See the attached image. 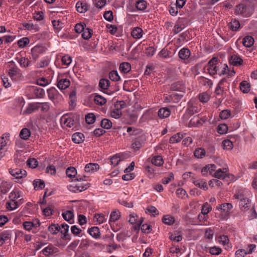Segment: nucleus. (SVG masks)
Returning <instances> with one entry per match:
<instances>
[{
    "instance_id": "f257e3e1",
    "label": "nucleus",
    "mask_w": 257,
    "mask_h": 257,
    "mask_svg": "<svg viewBox=\"0 0 257 257\" xmlns=\"http://www.w3.org/2000/svg\"><path fill=\"white\" fill-rule=\"evenodd\" d=\"M256 0H245L236 6L235 12L245 17L251 16L253 11V7Z\"/></svg>"
},
{
    "instance_id": "f03ea898",
    "label": "nucleus",
    "mask_w": 257,
    "mask_h": 257,
    "mask_svg": "<svg viewBox=\"0 0 257 257\" xmlns=\"http://www.w3.org/2000/svg\"><path fill=\"white\" fill-rule=\"evenodd\" d=\"M218 58L216 57H213L208 62L206 68L210 75H213L217 73L218 71Z\"/></svg>"
},
{
    "instance_id": "7ed1b4c3",
    "label": "nucleus",
    "mask_w": 257,
    "mask_h": 257,
    "mask_svg": "<svg viewBox=\"0 0 257 257\" xmlns=\"http://www.w3.org/2000/svg\"><path fill=\"white\" fill-rule=\"evenodd\" d=\"M61 122L64 127L70 128L75 123L74 115L72 114H65L61 118Z\"/></svg>"
},
{
    "instance_id": "20e7f679",
    "label": "nucleus",
    "mask_w": 257,
    "mask_h": 257,
    "mask_svg": "<svg viewBox=\"0 0 257 257\" xmlns=\"http://www.w3.org/2000/svg\"><path fill=\"white\" fill-rule=\"evenodd\" d=\"M10 144L9 134L3 135L0 138V159L5 156V153L2 151L7 150Z\"/></svg>"
},
{
    "instance_id": "39448f33",
    "label": "nucleus",
    "mask_w": 257,
    "mask_h": 257,
    "mask_svg": "<svg viewBox=\"0 0 257 257\" xmlns=\"http://www.w3.org/2000/svg\"><path fill=\"white\" fill-rule=\"evenodd\" d=\"M10 174L14 177L13 179L19 180L25 178L27 176V172L25 170L19 168L9 169Z\"/></svg>"
},
{
    "instance_id": "423d86ee",
    "label": "nucleus",
    "mask_w": 257,
    "mask_h": 257,
    "mask_svg": "<svg viewBox=\"0 0 257 257\" xmlns=\"http://www.w3.org/2000/svg\"><path fill=\"white\" fill-rule=\"evenodd\" d=\"M47 191H46L42 198H40L38 202L39 204L41 209L42 210L43 214L46 216L48 212V205H47L48 200L47 199Z\"/></svg>"
},
{
    "instance_id": "0eeeda50",
    "label": "nucleus",
    "mask_w": 257,
    "mask_h": 257,
    "mask_svg": "<svg viewBox=\"0 0 257 257\" xmlns=\"http://www.w3.org/2000/svg\"><path fill=\"white\" fill-rule=\"evenodd\" d=\"M41 222L38 219H33L32 221H25L23 225L24 228L28 231H30L33 228H36L40 226Z\"/></svg>"
},
{
    "instance_id": "6e6552de",
    "label": "nucleus",
    "mask_w": 257,
    "mask_h": 257,
    "mask_svg": "<svg viewBox=\"0 0 257 257\" xmlns=\"http://www.w3.org/2000/svg\"><path fill=\"white\" fill-rule=\"evenodd\" d=\"M251 206V201L247 198H242L239 200V206L242 211L248 210Z\"/></svg>"
},
{
    "instance_id": "1a4fd4ad",
    "label": "nucleus",
    "mask_w": 257,
    "mask_h": 257,
    "mask_svg": "<svg viewBox=\"0 0 257 257\" xmlns=\"http://www.w3.org/2000/svg\"><path fill=\"white\" fill-rule=\"evenodd\" d=\"M232 208L233 205L230 203L221 204L217 207V209L218 210H220L222 213L227 215H229L230 211Z\"/></svg>"
},
{
    "instance_id": "9d476101",
    "label": "nucleus",
    "mask_w": 257,
    "mask_h": 257,
    "mask_svg": "<svg viewBox=\"0 0 257 257\" xmlns=\"http://www.w3.org/2000/svg\"><path fill=\"white\" fill-rule=\"evenodd\" d=\"M41 107L40 103H31L27 106V108L24 111V114H28L33 113L38 110Z\"/></svg>"
},
{
    "instance_id": "9b49d317",
    "label": "nucleus",
    "mask_w": 257,
    "mask_h": 257,
    "mask_svg": "<svg viewBox=\"0 0 257 257\" xmlns=\"http://www.w3.org/2000/svg\"><path fill=\"white\" fill-rule=\"evenodd\" d=\"M228 174V169L226 168H223L217 169L213 176L216 178L223 180L227 176Z\"/></svg>"
},
{
    "instance_id": "f8f14e48",
    "label": "nucleus",
    "mask_w": 257,
    "mask_h": 257,
    "mask_svg": "<svg viewBox=\"0 0 257 257\" xmlns=\"http://www.w3.org/2000/svg\"><path fill=\"white\" fill-rule=\"evenodd\" d=\"M218 241L224 246V248L228 250L231 248V245L230 243L229 239L226 235H220L218 237Z\"/></svg>"
},
{
    "instance_id": "ddd939ff",
    "label": "nucleus",
    "mask_w": 257,
    "mask_h": 257,
    "mask_svg": "<svg viewBox=\"0 0 257 257\" xmlns=\"http://www.w3.org/2000/svg\"><path fill=\"white\" fill-rule=\"evenodd\" d=\"M69 226L67 224H62L60 226V230L59 231L63 235L62 238L65 240H70V236L68 233Z\"/></svg>"
},
{
    "instance_id": "4468645a",
    "label": "nucleus",
    "mask_w": 257,
    "mask_h": 257,
    "mask_svg": "<svg viewBox=\"0 0 257 257\" xmlns=\"http://www.w3.org/2000/svg\"><path fill=\"white\" fill-rule=\"evenodd\" d=\"M144 144V140L143 137H139L135 139L132 145V148L135 150H139Z\"/></svg>"
},
{
    "instance_id": "2eb2a0df",
    "label": "nucleus",
    "mask_w": 257,
    "mask_h": 257,
    "mask_svg": "<svg viewBox=\"0 0 257 257\" xmlns=\"http://www.w3.org/2000/svg\"><path fill=\"white\" fill-rule=\"evenodd\" d=\"M63 218L69 223H74V213L73 211L67 210L62 213Z\"/></svg>"
},
{
    "instance_id": "dca6fc26",
    "label": "nucleus",
    "mask_w": 257,
    "mask_h": 257,
    "mask_svg": "<svg viewBox=\"0 0 257 257\" xmlns=\"http://www.w3.org/2000/svg\"><path fill=\"white\" fill-rule=\"evenodd\" d=\"M99 169V166L97 163H90L87 164L85 167V171L87 173H92Z\"/></svg>"
},
{
    "instance_id": "f3484780",
    "label": "nucleus",
    "mask_w": 257,
    "mask_h": 257,
    "mask_svg": "<svg viewBox=\"0 0 257 257\" xmlns=\"http://www.w3.org/2000/svg\"><path fill=\"white\" fill-rule=\"evenodd\" d=\"M23 151L17 150L14 156V162L17 165H21L24 161V156H22Z\"/></svg>"
},
{
    "instance_id": "a211bd4d",
    "label": "nucleus",
    "mask_w": 257,
    "mask_h": 257,
    "mask_svg": "<svg viewBox=\"0 0 257 257\" xmlns=\"http://www.w3.org/2000/svg\"><path fill=\"white\" fill-rule=\"evenodd\" d=\"M198 112L197 107L193 105V103L189 101L188 103V108L186 112L185 115L190 116Z\"/></svg>"
},
{
    "instance_id": "6ab92c4d",
    "label": "nucleus",
    "mask_w": 257,
    "mask_h": 257,
    "mask_svg": "<svg viewBox=\"0 0 257 257\" xmlns=\"http://www.w3.org/2000/svg\"><path fill=\"white\" fill-rule=\"evenodd\" d=\"M192 182L196 186L201 189L204 190L208 189L207 183L202 179H193Z\"/></svg>"
},
{
    "instance_id": "aec40b11",
    "label": "nucleus",
    "mask_w": 257,
    "mask_h": 257,
    "mask_svg": "<svg viewBox=\"0 0 257 257\" xmlns=\"http://www.w3.org/2000/svg\"><path fill=\"white\" fill-rule=\"evenodd\" d=\"M84 137L83 134L75 133L72 136V140L74 143L80 144L83 142Z\"/></svg>"
},
{
    "instance_id": "412c9836",
    "label": "nucleus",
    "mask_w": 257,
    "mask_h": 257,
    "mask_svg": "<svg viewBox=\"0 0 257 257\" xmlns=\"http://www.w3.org/2000/svg\"><path fill=\"white\" fill-rule=\"evenodd\" d=\"M143 34V30L139 27H136L133 29L131 32V35L136 39H140Z\"/></svg>"
},
{
    "instance_id": "4be33fe9",
    "label": "nucleus",
    "mask_w": 257,
    "mask_h": 257,
    "mask_svg": "<svg viewBox=\"0 0 257 257\" xmlns=\"http://www.w3.org/2000/svg\"><path fill=\"white\" fill-rule=\"evenodd\" d=\"M33 185L35 190H42L45 186V182L41 179H35L33 181Z\"/></svg>"
},
{
    "instance_id": "5701e85b",
    "label": "nucleus",
    "mask_w": 257,
    "mask_h": 257,
    "mask_svg": "<svg viewBox=\"0 0 257 257\" xmlns=\"http://www.w3.org/2000/svg\"><path fill=\"white\" fill-rule=\"evenodd\" d=\"M70 85V81L66 78L62 79L58 82L57 86L60 89H65Z\"/></svg>"
},
{
    "instance_id": "b1692460",
    "label": "nucleus",
    "mask_w": 257,
    "mask_h": 257,
    "mask_svg": "<svg viewBox=\"0 0 257 257\" xmlns=\"http://www.w3.org/2000/svg\"><path fill=\"white\" fill-rule=\"evenodd\" d=\"M229 62L233 66H239L242 64L243 61L240 57L234 55L230 58Z\"/></svg>"
},
{
    "instance_id": "393cba45",
    "label": "nucleus",
    "mask_w": 257,
    "mask_h": 257,
    "mask_svg": "<svg viewBox=\"0 0 257 257\" xmlns=\"http://www.w3.org/2000/svg\"><path fill=\"white\" fill-rule=\"evenodd\" d=\"M170 115V110L169 108L163 107L158 111V116L161 118H164L168 117Z\"/></svg>"
},
{
    "instance_id": "a878e982",
    "label": "nucleus",
    "mask_w": 257,
    "mask_h": 257,
    "mask_svg": "<svg viewBox=\"0 0 257 257\" xmlns=\"http://www.w3.org/2000/svg\"><path fill=\"white\" fill-rule=\"evenodd\" d=\"M23 193L17 189H14L12 191L9 195L10 200H15L20 198L22 196Z\"/></svg>"
},
{
    "instance_id": "bb28decb",
    "label": "nucleus",
    "mask_w": 257,
    "mask_h": 257,
    "mask_svg": "<svg viewBox=\"0 0 257 257\" xmlns=\"http://www.w3.org/2000/svg\"><path fill=\"white\" fill-rule=\"evenodd\" d=\"M11 234L9 231H4L0 233V246L2 245L7 240L10 239Z\"/></svg>"
},
{
    "instance_id": "cd10ccee",
    "label": "nucleus",
    "mask_w": 257,
    "mask_h": 257,
    "mask_svg": "<svg viewBox=\"0 0 257 257\" xmlns=\"http://www.w3.org/2000/svg\"><path fill=\"white\" fill-rule=\"evenodd\" d=\"M76 8L78 12L82 13L87 11L88 6L85 3L78 2L76 5Z\"/></svg>"
},
{
    "instance_id": "c85d7f7f",
    "label": "nucleus",
    "mask_w": 257,
    "mask_h": 257,
    "mask_svg": "<svg viewBox=\"0 0 257 257\" xmlns=\"http://www.w3.org/2000/svg\"><path fill=\"white\" fill-rule=\"evenodd\" d=\"M190 51L187 48H183L179 52V56L181 59L185 60L189 57Z\"/></svg>"
},
{
    "instance_id": "c756f323",
    "label": "nucleus",
    "mask_w": 257,
    "mask_h": 257,
    "mask_svg": "<svg viewBox=\"0 0 257 257\" xmlns=\"http://www.w3.org/2000/svg\"><path fill=\"white\" fill-rule=\"evenodd\" d=\"M254 43L253 38L250 36L245 37L242 41L243 45L246 47H250Z\"/></svg>"
},
{
    "instance_id": "7c9ffc66",
    "label": "nucleus",
    "mask_w": 257,
    "mask_h": 257,
    "mask_svg": "<svg viewBox=\"0 0 257 257\" xmlns=\"http://www.w3.org/2000/svg\"><path fill=\"white\" fill-rule=\"evenodd\" d=\"M240 90L244 93H248L250 91V84L246 81H243L240 83Z\"/></svg>"
},
{
    "instance_id": "2f4dec72",
    "label": "nucleus",
    "mask_w": 257,
    "mask_h": 257,
    "mask_svg": "<svg viewBox=\"0 0 257 257\" xmlns=\"http://www.w3.org/2000/svg\"><path fill=\"white\" fill-rule=\"evenodd\" d=\"M183 138V135L179 133L172 136L169 140V142L172 144L177 143L180 142Z\"/></svg>"
},
{
    "instance_id": "473e14b6",
    "label": "nucleus",
    "mask_w": 257,
    "mask_h": 257,
    "mask_svg": "<svg viewBox=\"0 0 257 257\" xmlns=\"http://www.w3.org/2000/svg\"><path fill=\"white\" fill-rule=\"evenodd\" d=\"M131 69V66L128 62H123L119 66L120 71L123 73H127L130 72Z\"/></svg>"
},
{
    "instance_id": "72a5a7b5",
    "label": "nucleus",
    "mask_w": 257,
    "mask_h": 257,
    "mask_svg": "<svg viewBox=\"0 0 257 257\" xmlns=\"http://www.w3.org/2000/svg\"><path fill=\"white\" fill-rule=\"evenodd\" d=\"M31 136V132L27 128H23L20 133V137L23 140H28Z\"/></svg>"
},
{
    "instance_id": "f704fd0d",
    "label": "nucleus",
    "mask_w": 257,
    "mask_h": 257,
    "mask_svg": "<svg viewBox=\"0 0 257 257\" xmlns=\"http://www.w3.org/2000/svg\"><path fill=\"white\" fill-rule=\"evenodd\" d=\"M147 6V3L145 0H139L136 3V7L139 11L145 10Z\"/></svg>"
},
{
    "instance_id": "c9c22d12",
    "label": "nucleus",
    "mask_w": 257,
    "mask_h": 257,
    "mask_svg": "<svg viewBox=\"0 0 257 257\" xmlns=\"http://www.w3.org/2000/svg\"><path fill=\"white\" fill-rule=\"evenodd\" d=\"M19 205L17 201L10 200L6 204L7 208L9 210H13L17 209Z\"/></svg>"
},
{
    "instance_id": "e433bc0d",
    "label": "nucleus",
    "mask_w": 257,
    "mask_h": 257,
    "mask_svg": "<svg viewBox=\"0 0 257 257\" xmlns=\"http://www.w3.org/2000/svg\"><path fill=\"white\" fill-rule=\"evenodd\" d=\"M228 25L230 29L233 31H237L240 27V23L239 21L236 19L232 20Z\"/></svg>"
},
{
    "instance_id": "4c0bfd02",
    "label": "nucleus",
    "mask_w": 257,
    "mask_h": 257,
    "mask_svg": "<svg viewBox=\"0 0 257 257\" xmlns=\"http://www.w3.org/2000/svg\"><path fill=\"white\" fill-rule=\"evenodd\" d=\"M66 174L68 177L73 178L76 176L77 174V171L74 167H70L66 169Z\"/></svg>"
},
{
    "instance_id": "58836bf2",
    "label": "nucleus",
    "mask_w": 257,
    "mask_h": 257,
    "mask_svg": "<svg viewBox=\"0 0 257 257\" xmlns=\"http://www.w3.org/2000/svg\"><path fill=\"white\" fill-rule=\"evenodd\" d=\"M152 163L156 166H161L163 164L164 161L161 156H156L152 158Z\"/></svg>"
},
{
    "instance_id": "ea45409f",
    "label": "nucleus",
    "mask_w": 257,
    "mask_h": 257,
    "mask_svg": "<svg viewBox=\"0 0 257 257\" xmlns=\"http://www.w3.org/2000/svg\"><path fill=\"white\" fill-rule=\"evenodd\" d=\"M88 232L91 236L97 238L100 235L99 229L97 227H93L89 229Z\"/></svg>"
},
{
    "instance_id": "a19ab883",
    "label": "nucleus",
    "mask_w": 257,
    "mask_h": 257,
    "mask_svg": "<svg viewBox=\"0 0 257 257\" xmlns=\"http://www.w3.org/2000/svg\"><path fill=\"white\" fill-rule=\"evenodd\" d=\"M222 146L224 150H231L233 147V144L230 140H225L222 141Z\"/></svg>"
},
{
    "instance_id": "79ce46f5",
    "label": "nucleus",
    "mask_w": 257,
    "mask_h": 257,
    "mask_svg": "<svg viewBox=\"0 0 257 257\" xmlns=\"http://www.w3.org/2000/svg\"><path fill=\"white\" fill-rule=\"evenodd\" d=\"M92 35V30L88 28H86L82 33V37L85 40L89 39Z\"/></svg>"
},
{
    "instance_id": "37998d69",
    "label": "nucleus",
    "mask_w": 257,
    "mask_h": 257,
    "mask_svg": "<svg viewBox=\"0 0 257 257\" xmlns=\"http://www.w3.org/2000/svg\"><path fill=\"white\" fill-rule=\"evenodd\" d=\"M52 25L56 32H59L63 27V24L59 20H53L52 21Z\"/></svg>"
},
{
    "instance_id": "c03bdc74",
    "label": "nucleus",
    "mask_w": 257,
    "mask_h": 257,
    "mask_svg": "<svg viewBox=\"0 0 257 257\" xmlns=\"http://www.w3.org/2000/svg\"><path fill=\"white\" fill-rule=\"evenodd\" d=\"M94 100L97 104L99 105H103L106 102V99L104 97L99 95H96Z\"/></svg>"
},
{
    "instance_id": "a18cd8bd",
    "label": "nucleus",
    "mask_w": 257,
    "mask_h": 257,
    "mask_svg": "<svg viewBox=\"0 0 257 257\" xmlns=\"http://www.w3.org/2000/svg\"><path fill=\"white\" fill-rule=\"evenodd\" d=\"M206 152L204 149L198 148L194 151V156L196 158L198 159L202 158L205 156Z\"/></svg>"
},
{
    "instance_id": "49530a36",
    "label": "nucleus",
    "mask_w": 257,
    "mask_h": 257,
    "mask_svg": "<svg viewBox=\"0 0 257 257\" xmlns=\"http://www.w3.org/2000/svg\"><path fill=\"white\" fill-rule=\"evenodd\" d=\"M120 217V213L118 211H114L111 212L110 216L109 221L115 222L118 220Z\"/></svg>"
},
{
    "instance_id": "de8ad7c7",
    "label": "nucleus",
    "mask_w": 257,
    "mask_h": 257,
    "mask_svg": "<svg viewBox=\"0 0 257 257\" xmlns=\"http://www.w3.org/2000/svg\"><path fill=\"white\" fill-rule=\"evenodd\" d=\"M110 115L111 117L117 119L122 115V112L119 109L114 107V108L111 111Z\"/></svg>"
},
{
    "instance_id": "09e8293b",
    "label": "nucleus",
    "mask_w": 257,
    "mask_h": 257,
    "mask_svg": "<svg viewBox=\"0 0 257 257\" xmlns=\"http://www.w3.org/2000/svg\"><path fill=\"white\" fill-rule=\"evenodd\" d=\"M109 78L113 81H119L120 79L118 72L116 71H111L109 74Z\"/></svg>"
},
{
    "instance_id": "8fccbe9b",
    "label": "nucleus",
    "mask_w": 257,
    "mask_h": 257,
    "mask_svg": "<svg viewBox=\"0 0 257 257\" xmlns=\"http://www.w3.org/2000/svg\"><path fill=\"white\" fill-rule=\"evenodd\" d=\"M99 86L102 89H107L109 86V81L107 79H101L99 81Z\"/></svg>"
},
{
    "instance_id": "3c124183",
    "label": "nucleus",
    "mask_w": 257,
    "mask_h": 257,
    "mask_svg": "<svg viewBox=\"0 0 257 257\" xmlns=\"http://www.w3.org/2000/svg\"><path fill=\"white\" fill-rule=\"evenodd\" d=\"M60 230V226L58 224H52L49 225V232L53 234H57Z\"/></svg>"
},
{
    "instance_id": "603ef678",
    "label": "nucleus",
    "mask_w": 257,
    "mask_h": 257,
    "mask_svg": "<svg viewBox=\"0 0 257 257\" xmlns=\"http://www.w3.org/2000/svg\"><path fill=\"white\" fill-rule=\"evenodd\" d=\"M101 126L104 128L109 129L112 126V123L108 119L104 118L101 121Z\"/></svg>"
},
{
    "instance_id": "864d4df0",
    "label": "nucleus",
    "mask_w": 257,
    "mask_h": 257,
    "mask_svg": "<svg viewBox=\"0 0 257 257\" xmlns=\"http://www.w3.org/2000/svg\"><path fill=\"white\" fill-rule=\"evenodd\" d=\"M120 161L121 159L119 154H116L110 159L111 164L113 166L117 165Z\"/></svg>"
},
{
    "instance_id": "5fc2aeb1",
    "label": "nucleus",
    "mask_w": 257,
    "mask_h": 257,
    "mask_svg": "<svg viewBox=\"0 0 257 257\" xmlns=\"http://www.w3.org/2000/svg\"><path fill=\"white\" fill-rule=\"evenodd\" d=\"M228 130V126L226 124H220L217 126V132L220 134H224L227 133Z\"/></svg>"
},
{
    "instance_id": "6e6d98bb",
    "label": "nucleus",
    "mask_w": 257,
    "mask_h": 257,
    "mask_svg": "<svg viewBox=\"0 0 257 257\" xmlns=\"http://www.w3.org/2000/svg\"><path fill=\"white\" fill-rule=\"evenodd\" d=\"M19 70V69L16 66H13L11 67L9 70V76L12 78H14L18 74Z\"/></svg>"
},
{
    "instance_id": "4d7b16f0",
    "label": "nucleus",
    "mask_w": 257,
    "mask_h": 257,
    "mask_svg": "<svg viewBox=\"0 0 257 257\" xmlns=\"http://www.w3.org/2000/svg\"><path fill=\"white\" fill-rule=\"evenodd\" d=\"M163 222L166 224L172 225L174 223L175 219L172 216L166 215L164 216L163 218Z\"/></svg>"
},
{
    "instance_id": "13d9d810",
    "label": "nucleus",
    "mask_w": 257,
    "mask_h": 257,
    "mask_svg": "<svg viewBox=\"0 0 257 257\" xmlns=\"http://www.w3.org/2000/svg\"><path fill=\"white\" fill-rule=\"evenodd\" d=\"M33 90L34 93L38 97H43L45 95V91L42 88L34 87Z\"/></svg>"
},
{
    "instance_id": "bf43d9fd",
    "label": "nucleus",
    "mask_w": 257,
    "mask_h": 257,
    "mask_svg": "<svg viewBox=\"0 0 257 257\" xmlns=\"http://www.w3.org/2000/svg\"><path fill=\"white\" fill-rule=\"evenodd\" d=\"M61 61L63 65L68 66L72 62V58L67 54L62 57Z\"/></svg>"
},
{
    "instance_id": "052dcab7",
    "label": "nucleus",
    "mask_w": 257,
    "mask_h": 257,
    "mask_svg": "<svg viewBox=\"0 0 257 257\" xmlns=\"http://www.w3.org/2000/svg\"><path fill=\"white\" fill-rule=\"evenodd\" d=\"M221 252V248L216 246L211 247L209 249V253L212 255H219Z\"/></svg>"
},
{
    "instance_id": "680f3d73",
    "label": "nucleus",
    "mask_w": 257,
    "mask_h": 257,
    "mask_svg": "<svg viewBox=\"0 0 257 257\" xmlns=\"http://www.w3.org/2000/svg\"><path fill=\"white\" fill-rule=\"evenodd\" d=\"M23 26L28 30L37 31V26L36 25H34L32 23H23Z\"/></svg>"
},
{
    "instance_id": "e2e57ef3",
    "label": "nucleus",
    "mask_w": 257,
    "mask_h": 257,
    "mask_svg": "<svg viewBox=\"0 0 257 257\" xmlns=\"http://www.w3.org/2000/svg\"><path fill=\"white\" fill-rule=\"evenodd\" d=\"M245 190H239L236 193L233 195V198L236 199L241 200L242 198H245Z\"/></svg>"
},
{
    "instance_id": "0e129e2a",
    "label": "nucleus",
    "mask_w": 257,
    "mask_h": 257,
    "mask_svg": "<svg viewBox=\"0 0 257 257\" xmlns=\"http://www.w3.org/2000/svg\"><path fill=\"white\" fill-rule=\"evenodd\" d=\"M27 165L32 168H35L37 167L38 163L37 160L35 158L29 159L27 161Z\"/></svg>"
},
{
    "instance_id": "69168bd1",
    "label": "nucleus",
    "mask_w": 257,
    "mask_h": 257,
    "mask_svg": "<svg viewBox=\"0 0 257 257\" xmlns=\"http://www.w3.org/2000/svg\"><path fill=\"white\" fill-rule=\"evenodd\" d=\"M85 120L88 124H92L95 121V116L93 113H89L85 116Z\"/></svg>"
},
{
    "instance_id": "338daca9",
    "label": "nucleus",
    "mask_w": 257,
    "mask_h": 257,
    "mask_svg": "<svg viewBox=\"0 0 257 257\" xmlns=\"http://www.w3.org/2000/svg\"><path fill=\"white\" fill-rule=\"evenodd\" d=\"M176 194L177 196L181 198H184L186 196H187V194L186 191L183 189V188H179L176 190Z\"/></svg>"
},
{
    "instance_id": "774afa93",
    "label": "nucleus",
    "mask_w": 257,
    "mask_h": 257,
    "mask_svg": "<svg viewBox=\"0 0 257 257\" xmlns=\"http://www.w3.org/2000/svg\"><path fill=\"white\" fill-rule=\"evenodd\" d=\"M29 39L27 37H25L19 40L18 44L20 47L24 48L29 43Z\"/></svg>"
}]
</instances>
